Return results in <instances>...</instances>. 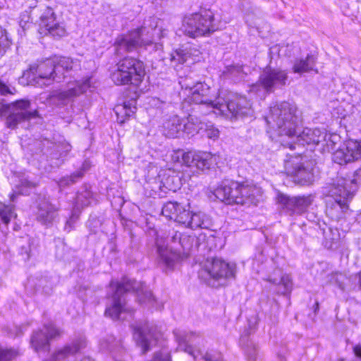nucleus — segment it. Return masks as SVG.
I'll return each mask as SVG.
<instances>
[{
	"mask_svg": "<svg viewBox=\"0 0 361 361\" xmlns=\"http://www.w3.org/2000/svg\"><path fill=\"white\" fill-rule=\"evenodd\" d=\"M6 109L5 105L0 102V116L3 114Z\"/></svg>",
	"mask_w": 361,
	"mask_h": 361,
	"instance_id": "48",
	"label": "nucleus"
},
{
	"mask_svg": "<svg viewBox=\"0 0 361 361\" xmlns=\"http://www.w3.org/2000/svg\"><path fill=\"white\" fill-rule=\"evenodd\" d=\"M15 197H16V195L15 193H12L10 196V199L12 202H13L15 200Z\"/></svg>",
	"mask_w": 361,
	"mask_h": 361,
	"instance_id": "50",
	"label": "nucleus"
},
{
	"mask_svg": "<svg viewBox=\"0 0 361 361\" xmlns=\"http://www.w3.org/2000/svg\"><path fill=\"white\" fill-rule=\"evenodd\" d=\"M353 352L356 357H361V346L359 344L353 346Z\"/></svg>",
	"mask_w": 361,
	"mask_h": 361,
	"instance_id": "47",
	"label": "nucleus"
},
{
	"mask_svg": "<svg viewBox=\"0 0 361 361\" xmlns=\"http://www.w3.org/2000/svg\"><path fill=\"white\" fill-rule=\"evenodd\" d=\"M17 92L16 89L11 85H8L0 80V94L1 95H7V94H15Z\"/></svg>",
	"mask_w": 361,
	"mask_h": 361,
	"instance_id": "44",
	"label": "nucleus"
},
{
	"mask_svg": "<svg viewBox=\"0 0 361 361\" xmlns=\"http://www.w3.org/2000/svg\"><path fill=\"white\" fill-rule=\"evenodd\" d=\"M235 264L221 258L207 259L199 272V276L209 285L214 286V281L235 276Z\"/></svg>",
	"mask_w": 361,
	"mask_h": 361,
	"instance_id": "11",
	"label": "nucleus"
},
{
	"mask_svg": "<svg viewBox=\"0 0 361 361\" xmlns=\"http://www.w3.org/2000/svg\"><path fill=\"white\" fill-rule=\"evenodd\" d=\"M315 65V57L313 55H307L305 59H300L295 61L293 71L295 73H302L312 71L317 73V70L314 68Z\"/></svg>",
	"mask_w": 361,
	"mask_h": 361,
	"instance_id": "29",
	"label": "nucleus"
},
{
	"mask_svg": "<svg viewBox=\"0 0 361 361\" xmlns=\"http://www.w3.org/2000/svg\"><path fill=\"white\" fill-rule=\"evenodd\" d=\"M361 156L360 142L349 140L345 142L343 146L336 150L332 154L334 162L340 165L357 160Z\"/></svg>",
	"mask_w": 361,
	"mask_h": 361,
	"instance_id": "20",
	"label": "nucleus"
},
{
	"mask_svg": "<svg viewBox=\"0 0 361 361\" xmlns=\"http://www.w3.org/2000/svg\"><path fill=\"white\" fill-rule=\"evenodd\" d=\"M313 200L314 197L312 195L290 197L280 193L277 196L281 212L289 216L302 215L312 204Z\"/></svg>",
	"mask_w": 361,
	"mask_h": 361,
	"instance_id": "14",
	"label": "nucleus"
},
{
	"mask_svg": "<svg viewBox=\"0 0 361 361\" xmlns=\"http://www.w3.org/2000/svg\"><path fill=\"white\" fill-rule=\"evenodd\" d=\"M188 209L176 202H168L162 207V214L166 218L183 224L187 221Z\"/></svg>",
	"mask_w": 361,
	"mask_h": 361,
	"instance_id": "24",
	"label": "nucleus"
},
{
	"mask_svg": "<svg viewBox=\"0 0 361 361\" xmlns=\"http://www.w3.org/2000/svg\"><path fill=\"white\" fill-rule=\"evenodd\" d=\"M207 135L211 139H216L219 136V131L218 129L211 128L207 130Z\"/></svg>",
	"mask_w": 361,
	"mask_h": 361,
	"instance_id": "45",
	"label": "nucleus"
},
{
	"mask_svg": "<svg viewBox=\"0 0 361 361\" xmlns=\"http://www.w3.org/2000/svg\"><path fill=\"white\" fill-rule=\"evenodd\" d=\"M136 110L135 102H125L121 104H117L114 107L115 114L117 116V121L123 123L126 119L132 116Z\"/></svg>",
	"mask_w": 361,
	"mask_h": 361,
	"instance_id": "30",
	"label": "nucleus"
},
{
	"mask_svg": "<svg viewBox=\"0 0 361 361\" xmlns=\"http://www.w3.org/2000/svg\"><path fill=\"white\" fill-rule=\"evenodd\" d=\"M59 211L57 205L52 204L48 199H43L37 204L36 219L43 225H51L58 216Z\"/></svg>",
	"mask_w": 361,
	"mask_h": 361,
	"instance_id": "22",
	"label": "nucleus"
},
{
	"mask_svg": "<svg viewBox=\"0 0 361 361\" xmlns=\"http://www.w3.org/2000/svg\"><path fill=\"white\" fill-rule=\"evenodd\" d=\"M18 355V352L12 348L0 346V361H11Z\"/></svg>",
	"mask_w": 361,
	"mask_h": 361,
	"instance_id": "40",
	"label": "nucleus"
},
{
	"mask_svg": "<svg viewBox=\"0 0 361 361\" xmlns=\"http://www.w3.org/2000/svg\"><path fill=\"white\" fill-rule=\"evenodd\" d=\"M30 71H26L24 73L23 76L24 77H30Z\"/></svg>",
	"mask_w": 361,
	"mask_h": 361,
	"instance_id": "51",
	"label": "nucleus"
},
{
	"mask_svg": "<svg viewBox=\"0 0 361 361\" xmlns=\"http://www.w3.org/2000/svg\"><path fill=\"white\" fill-rule=\"evenodd\" d=\"M287 78L285 71L267 67L261 73L258 82L250 86V92L257 94H260L261 91L272 92L274 88L284 85Z\"/></svg>",
	"mask_w": 361,
	"mask_h": 361,
	"instance_id": "12",
	"label": "nucleus"
},
{
	"mask_svg": "<svg viewBox=\"0 0 361 361\" xmlns=\"http://www.w3.org/2000/svg\"><path fill=\"white\" fill-rule=\"evenodd\" d=\"M179 84L183 90L189 91V102L200 104L198 108L204 114L213 113L231 119L252 113L250 102L243 97L232 94L226 96L223 92H219L217 96L212 95L209 85L204 82L192 85L188 78H181Z\"/></svg>",
	"mask_w": 361,
	"mask_h": 361,
	"instance_id": "2",
	"label": "nucleus"
},
{
	"mask_svg": "<svg viewBox=\"0 0 361 361\" xmlns=\"http://www.w3.org/2000/svg\"><path fill=\"white\" fill-rule=\"evenodd\" d=\"M85 169V164H83L82 169H80L72 173L70 176H66L61 178L58 183L59 188H64L71 184H73L77 182L78 180L82 178L84 175V171Z\"/></svg>",
	"mask_w": 361,
	"mask_h": 361,
	"instance_id": "33",
	"label": "nucleus"
},
{
	"mask_svg": "<svg viewBox=\"0 0 361 361\" xmlns=\"http://www.w3.org/2000/svg\"><path fill=\"white\" fill-rule=\"evenodd\" d=\"M80 66L78 59L61 56L56 60H47L37 67V84L49 85L53 81L59 82L66 76L64 72L77 70Z\"/></svg>",
	"mask_w": 361,
	"mask_h": 361,
	"instance_id": "6",
	"label": "nucleus"
},
{
	"mask_svg": "<svg viewBox=\"0 0 361 361\" xmlns=\"http://www.w3.org/2000/svg\"><path fill=\"white\" fill-rule=\"evenodd\" d=\"M109 289L112 291V304L106 307L105 314L112 319H119L126 305L123 295L130 290L136 292L138 300L141 304H145L155 309H159L163 306L161 303H157V300L148 290L145 284L132 281L126 277L123 278L121 282L111 281Z\"/></svg>",
	"mask_w": 361,
	"mask_h": 361,
	"instance_id": "4",
	"label": "nucleus"
},
{
	"mask_svg": "<svg viewBox=\"0 0 361 361\" xmlns=\"http://www.w3.org/2000/svg\"><path fill=\"white\" fill-rule=\"evenodd\" d=\"M360 176V169L356 170L351 178L345 179L338 178L331 185L329 190V196L333 198L334 203L328 207L329 212L333 214V210H336V217L348 209V203L353 198L355 191L357 188V180Z\"/></svg>",
	"mask_w": 361,
	"mask_h": 361,
	"instance_id": "7",
	"label": "nucleus"
},
{
	"mask_svg": "<svg viewBox=\"0 0 361 361\" xmlns=\"http://www.w3.org/2000/svg\"><path fill=\"white\" fill-rule=\"evenodd\" d=\"M145 75L143 63L134 58H125L117 63V68L111 78L117 85H132L138 86Z\"/></svg>",
	"mask_w": 361,
	"mask_h": 361,
	"instance_id": "9",
	"label": "nucleus"
},
{
	"mask_svg": "<svg viewBox=\"0 0 361 361\" xmlns=\"http://www.w3.org/2000/svg\"><path fill=\"white\" fill-rule=\"evenodd\" d=\"M163 133L171 138L178 137L183 133L182 119L177 115L167 118L163 123Z\"/></svg>",
	"mask_w": 361,
	"mask_h": 361,
	"instance_id": "28",
	"label": "nucleus"
},
{
	"mask_svg": "<svg viewBox=\"0 0 361 361\" xmlns=\"http://www.w3.org/2000/svg\"><path fill=\"white\" fill-rule=\"evenodd\" d=\"M235 192L234 204L250 206L256 205L262 198V189L247 182L239 183Z\"/></svg>",
	"mask_w": 361,
	"mask_h": 361,
	"instance_id": "19",
	"label": "nucleus"
},
{
	"mask_svg": "<svg viewBox=\"0 0 361 361\" xmlns=\"http://www.w3.org/2000/svg\"><path fill=\"white\" fill-rule=\"evenodd\" d=\"M9 46V42L6 37L1 35L0 37V52L4 51L6 47Z\"/></svg>",
	"mask_w": 361,
	"mask_h": 361,
	"instance_id": "46",
	"label": "nucleus"
},
{
	"mask_svg": "<svg viewBox=\"0 0 361 361\" xmlns=\"http://www.w3.org/2000/svg\"><path fill=\"white\" fill-rule=\"evenodd\" d=\"M92 192L90 190L85 189L83 192H78L75 200V207H83L88 206L91 201Z\"/></svg>",
	"mask_w": 361,
	"mask_h": 361,
	"instance_id": "36",
	"label": "nucleus"
},
{
	"mask_svg": "<svg viewBox=\"0 0 361 361\" xmlns=\"http://www.w3.org/2000/svg\"><path fill=\"white\" fill-rule=\"evenodd\" d=\"M228 73L235 81L243 80L246 75L241 66H233L228 68Z\"/></svg>",
	"mask_w": 361,
	"mask_h": 361,
	"instance_id": "37",
	"label": "nucleus"
},
{
	"mask_svg": "<svg viewBox=\"0 0 361 361\" xmlns=\"http://www.w3.org/2000/svg\"><path fill=\"white\" fill-rule=\"evenodd\" d=\"M236 187H238V182L233 180H224L214 190V195L219 200L228 204H234L235 192Z\"/></svg>",
	"mask_w": 361,
	"mask_h": 361,
	"instance_id": "25",
	"label": "nucleus"
},
{
	"mask_svg": "<svg viewBox=\"0 0 361 361\" xmlns=\"http://www.w3.org/2000/svg\"><path fill=\"white\" fill-rule=\"evenodd\" d=\"M0 216L4 224L9 223L13 216V208L0 202Z\"/></svg>",
	"mask_w": 361,
	"mask_h": 361,
	"instance_id": "38",
	"label": "nucleus"
},
{
	"mask_svg": "<svg viewBox=\"0 0 361 361\" xmlns=\"http://www.w3.org/2000/svg\"><path fill=\"white\" fill-rule=\"evenodd\" d=\"M243 342H244V338H241V339H240V343H243Z\"/></svg>",
	"mask_w": 361,
	"mask_h": 361,
	"instance_id": "53",
	"label": "nucleus"
},
{
	"mask_svg": "<svg viewBox=\"0 0 361 361\" xmlns=\"http://www.w3.org/2000/svg\"><path fill=\"white\" fill-rule=\"evenodd\" d=\"M285 170L286 173L293 178L295 183L304 185H309L314 180L312 167L310 164L304 165L299 157L291 158L285 161Z\"/></svg>",
	"mask_w": 361,
	"mask_h": 361,
	"instance_id": "15",
	"label": "nucleus"
},
{
	"mask_svg": "<svg viewBox=\"0 0 361 361\" xmlns=\"http://www.w3.org/2000/svg\"><path fill=\"white\" fill-rule=\"evenodd\" d=\"M182 163L185 166L203 171L217 164L219 157L207 152H181Z\"/></svg>",
	"mask_w": 361,
	"mask_h": 361,
	"instance_id": "16",
	"label": "nucleus"
},
{
	"mask_svg": "<svg viewBox=\"0 0 361 361\" xmlns=\"http://www.w3.org/2000/svg\"><path fill=\"white\" fill-rule=\"evenodd\" d=\"M175 336L178 341V348L180 350L188 353L192 355L194 359L198 358L203 359L204 361H221V355L219 353L212 354L207 352L203 353L200 350H194L191 345L195 340L198 337L195 334H182L180 332H175ZM151 361H171V357L167 353H157L154 354L152 360Z\"/></svg>",
	"mask_w": 361,
	"mask_h": 361,
	"instance_id": "10",
	"label": "nucleus"
},
{
	"mask_svg": "<svg viewBox=\"0 0 361 361\" xmlns=\"http://www.w3.org/2000/svg\"><path fill=\"white\" fill-rule=\"evenodd\" d=\"M92 87V78L85 77L79 80L71 81L65 87L53 91L51 97L57 100L60 104L65 105L87 90H91Z\"/></svg>",
	"mask_w": 361,
	"mask_h": 361,
	"instance_id": "13",
	"label": "nucleus"
},
{
	"mask_svg": "<svg viewBox=\"0 0 361 361\" xmlns=\"http://www.w3.org/2000/svg\"><path fill=\"white\" fill-rule=\"evenodd\" d=\"M54 152L51 153L53 159H59L66 156L71 150V146L66 141L59 142L54 145Z\"/></svg>",
	"mask_w": 361,
	"mask_h": 361,
	"instance_id": "34",
	"label": "nucleus"
},
{
	"mask_svg": "<svg viewBox=\"0 0 361 361\" xmlns=\"http://www.w3.org/2000/svg\"><path fill=\"white\" fill-rule=\"evenodd\" d=\"M60 331L52 324L44 325L42 330L36 331L31 338V345L36 352L49 350V340L60 335Z\"/></svg>",
	"mask_w": 361,
	"mask_h": 361,
	"instance_id": "21",
	"label": "nucleus"
},
{
	"mask_svg": "<svg viewBox=\"0 0 361 361\" xmlns=\"http://www.w3.org/2000/svg\"><path fill=\"white\" fill-rule=\"evenodd\" d=\"M159 20L157 18L151 17L144 23L140 27L132 30L127 34L119 35L115 41L116 52L122 55L126 52L133 51L138 47H152L153 51L162 48V44L157 42L165 36V30L159 26Z\"/></svg>",
	"mask_w": 361,
	"mask_h": 361,
	"instance_id": "3",
	"label": "nucleus"
},
{
	"mask_svg": "<svg viewBox=\"0 0 361 361\" xmlns=\"http://www.w3.org/2000/svg\"><path fill=\"white\" fill-rule=\"evenodd\" d=\"M36 186V183L28 180L26 178H23L20 180L19 183L16 184V187L18 189V192L21 194L27 193V188H33Z\"/></svg>",
	"mask_w": 361,
	"mask_h": 361,
	"instance_id": "42",
	"label": "nucleus"
},
{
	"mask_svg": "<svg viewBox=\"0 0 361 361\" xmlns=\"http://www.w3.org/2000/svg\"><path fill=\"white\" fill-rule=\"evenodd\" d=\"M181 29L185 35L196 38L209 36L218 30V26L214 22V14L210 11H204L186 16Z\"/></svg>",
	"mask_w": 361,
	"mask_h": 361,
	"instance_id": "8",
	"label": "nucleus"
},
{
	"mask_svg": "<svg viewBox=\"0 0 361 361\" xmlns=\"http://www.w3.org/2000/svg\"><path fill=\"white\" fill-rule=\"evenodd\" d=\"M13 111L6 118V124L9 128H15L18 124L35 118L36 110L30 109V102L27 99L16 101L10 104Z\"/></svg>",
	"mask_w": 361,
	"mask_h": 361,
	"instance_id": "17",
	"label": "nucleus"
},
{
	"mask_svg": "<svg viewBox=\"0 0 361 361\" xmlns=\"http://www.w3.org/2000/svg\"><path fill=\"white\" fill-rule=\"evenodd\" d=\"M324 137H321V142L324 150L330 151L334 149L336 143L339 141L340 137L336 134H327L326 132H322Z\"/></svg>",
	"mask_w": 361,
	"mask_h": 361,
	"instance_id": "35",
	"label": "nucleus"
},
{
	"mask_svg": "<svg viewBox=\"0 0 361 361\" xmlns=\"http://www.w3.org/2000/svg\"><path fill=\"white\" fill-rule=\"evenodd\" d=\"M187 219V221L183 225L192 229H209L212 226V221L210 216L201 211L190 212L188 210Z\"/></svg>",
	"mask_w": 361,
	"mask_h": 361,
	"instance_id": "27",
	"label": "nucleus"
},
{
	"mask_svg": "<svg viewBox=\"0 0 361 361\" xmlns=\"http://www.w3.org/2000/svg\"><path fill=\"white\" fill-rule=\"evenodd\" d=\"M32 23V18L30 15V13L27 11H25L22 13L19 18V25L23 29L25 30L30 27V25Z\"/></svg>",
	"mask_w": 361,
	"mask_h": 361,
	"instance_id": "43",
	"label": "nucleus"
},
{
	"mask_svg": "<svg viewBox=\"0 0 361 361\" xmlns=\"http://www.w3.org/2000/svg\"><path fill=\"white\" fill-rule=\"evenodd\" d=\"M101 347L102 349L104 350H111V348L110 346H109L108 345H103L102 343L101 344Z\"/></svg>",
	"mask_w": 361,
	"mask_h": 361,
	"instance_id": "49",
	"label": "nucleus"
},
{
	"mask_svg": "<svg viewBox=\"0 0 361 361\" xmlns=\"http://www.w3.org/2000/svg\"><path fill=\"white\" fill-rule=\"evenodd\" d=\"M79 214H80V209L78 207H74L73 210L72 211L71 216L70 218L66 221L64 229L67 232H70L73 228L74 224L77 221V220L79 218Z\"/></svg>",
	"mask_w": 361,
	"mask_h": 361,
	"instance_id": "41",
	"label": "nucleus"
},
{
	"mask_svg": "<svg viewBox=\"0 0 361 361\" xmlns=\"http://www.w3.org/2000/svg\"><path fill=\"white\" fill-rule=\"evenodd\" d=\"M133 337L137 345L142 348V353L149 350L154 340L157 339V336L152 331V327L147 322L145 323L143 326L134 327Z\"/></svg>",
	"mask_w": 361,
	"mask_h": 361,
	"instance_id": "23",
	"label": "nucleus"
},
{
	"mask_svg": "<svg viewBox=\"0 0 361 361\" xmlns=\"http://www.w3.org/2000/svg\"><path fill=\"white\" fill-rule=\"evenodd\" d=\"M171 245L164 235L157 234L156 245L159 264L164 268L171 269L175 263L187 257L190 251L197 244L194 235L176 232L171 238Z\"/></svg>",
	"mask_w": 361,
	"mask_h": 361,
	"instance_id": "5",
	"label": "nucleus"
},
{
	"mask_svg": "<svg viewBox=\"0 0 361 361\" xmlns=\"http://www.w3.org/2000/svg\"><path fill=\"white\" fill-rule=\"evenodd\" d=\"M39 32L54 37H62L67 34L65 25L56 20V16L50 7H46L40 16Z\"/></svg>",
	"mask_w": 361,
	"mask_h": 361,
	"instance_id": "18",
	"label": "nucleus"
},
{
	"mask_svg": "<svg viewBox=\"0 0 361 361\" xmlns=\"http://www.w3.org/2000/svg\"><path fill=\"white\" fill-rule=\"evenodd\" d=\"M81 361H93L90 357H85Z\"/></svg>",
	"mask_w": 361,
	"mask_h": 361,
	"instance_id": "52",
	"label": "nucleus"
},
{
	"mask_svg": "<svg viewBox=\"0 0 361 361\" xmlns=\"http://www.w3.org/2000/svg\"><path fill=\"white\" fill-rule=\"evenodd\" d=\"M270 282L274 284L278 285L279 286V292L281 294H287L290 293L293 288L292 280L289 275L284 274L281 276L279 279H269Z\"/></svg>",
	"mask_w": 361,
	"mask_h": 361,
	"instance_id": "32",
	"label": "nucleus"
},
{
	"mask_svg": "<svg viewBox=\"0 0 361 361\" xmlns=\"http://www.w3.org/2000/svg\"><path fill=\"white\" fill-rule=\"evenodd\" d=\"M199 61L200 51L197 49H178L171 54V61L176 68L180 64L189 66Z\"/></svg>",
	"mask_w": 361,
	"mask_h": 361,
	"instance_id": "26",
	"label": "nucleus"
},
{
	"mask_svg": "<svg viewBox=\"0 0 361 361\" xmlns=\"http://www.w3.org/2000/svg\"><path fill=\"white\" fill-rule=\"evenodd\" d=\"M244 345V352L250 360H255L257 354L256 345L252 341H247Z\"/></svg>",
	"mask_w": 361,
	"mask_h": 361,
	"instance_id": "39",
	"label": "nucleus"
},
{
	"mask_svg": "<svg viewBox=\"0 0 361 361\" xmlns=\"http://www.w3.org/2000/svg\"><path fill=\"white\" fill-rule=\"evenodd\" d=\"M203 123L195 115L190 114L186 120L182 119L183 133L188 135L197 133L203 128Z\"/></svg>",
	"mask_w": 361,
	"mask_h": 361,
	"instance_id": "31",
	"label": "nucleus"
},
{
	"mask_svg": "<svg viewBox=\"0 0 361 361\" xmlns=\"http://www.w3.org/2000/svg\"><path fill=\"white\" fill-rule=\"evenodd\" d=\"M268 125L267 133L272 140L277 137L286 136L290 141L283 139L278 141L283 146L293 149L295 145H318L324 137L321 130L305 128L299 131L300 117L297 106L293 103L283 102L270 107L269 115L266 117Z\"/></svg>",
	"mask_w": 361,
	"mask_h": 361,
	"instance_id": "1",
	"label": "nucleus"
}]
</instances>
